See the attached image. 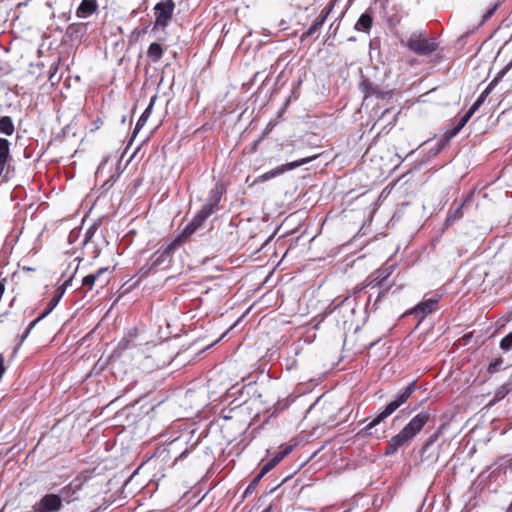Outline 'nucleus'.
I'll list each match as a JSON object with an SVG mask.
<instances>
[{"label":"nucleus","instance_id":"nucleus-1","mask_svg":"<svg viewBox=\"0 0 512 512\" xmlns=\"http://www.w3.org/2000/svg\"><path fill=\"white\" fill-rule=\"evenodd\" d=\"M430 418L429 413L420 412L395 436H393L385 449V455H392L403 445L408 444L425 426Z\"/></svg>","mask_w":512,"mask_h":512},{"label":"nucleus","instance_id":"nucleus-2","mask_svg":"<svg viewBox=\"0 0 512 512\" xmlns=\"http://www.w3.org/2000/svg\"><path fill=\"white\" fill-rule=\"evenodd\" d=\"M221 199V192L218 188H214L210 191L208 202L202 207V209L195 215L192 221L185 227L182 235L185 237L193 234L199 227L202 226L203 222L215 211Z\"/></svg>","mask_w":512,"mask_h":512},{"label":"nucleus","instance_id":"nucleus-3","mask_svg":"<svg viewBox=\"0 0 512 512\" xmlns=\"http://www.w3.org/2000/svg\"><path fill=\"white\" fill-rule=\"evenodd\" d=\"M183 237L184 236L181 234L173 241H171L169 244H167L165 247H162L158 251H156L151 257V264L148 267V269H145V267L141 268V276H146L151 270L161 266H164L165 268L169 267L172 262L174 252L182 244Z\"/></svg>","mask_w":512,"mask_h":512},{"label":"nucleus","instance_id":"nucleus-4","mask_svg":"<svg viewBox=\"0 0 512 512\" xmlns=\"http://www.w3.org/2000/svg\"><path fill=\"white\" fill-rule=\"evenodd\" d=\"M416 389V383L411 382L406 388H404L401 392H399L395 399L392 400L390 403H388L385 407V409L379 413L376 418H374L369 424L363 428L362 432H365L366 434L370 429L381 423L384 419H386L388 416H390L395 410H397L401 405H403L409 397L412 395V393Z\"/></svg>","mask_w":512,"mask_h":512},{"label":"nucleus","instance_id":"nucleus-5","mask_svg":"<svg viewBox=\"0 0 512 512\" xmlns=\"http://www.w3.org/2000/svg\"><path fill=\"white\" fill-rule=\"evenodd\" d=\"M414 53L420 56H426L434 52L438 47V42L429 34H411L407 40L402 39Z\"/></svg>","mask_w":512,"mask_h":512},{"label":"nucleus","instance_id":"nucleus-6","mask_svg":"<svg viewBox=\"0 0 512 512\" xmlns=\"http://www.w3.org/2000/svg\"><path fill=\"white\" fill-rule=\"evenodd\" d=\"M444 427V425H441L438 428V430L434 434H432L423 445L420 452L421 463L431 466L438 461L441 446L436 444V441L438 440Z\"/></svg>","mask_w":512,"mask_h":512},{"label":"nucleus","instance_id":"nucleus-7","mask_svg":"<svg viewBox=\"0 0 512 512\" xmlns=\"http://www.w3.org/2000/svg\"><path fill=\"white\" fill-rule=\"evenodd\" d=\"M175 9L173 0H162L154 7L155 29H164L172 19Z\"/></svg>","mask_w":512,"mask_h":512},{"label":"nucleus","instance_id":"nucleus-8","mask_svg":"<svg viewBox=\"0 0 512 512\" xmlns=\"http://www.w3.org/2000/svg\"><path fill=\"white\" fill-rule=\"evenodd\" d=\"M77 266H75L72 270H71V273L70 275H67V272H64L62 274V277L65 278V281L63 282V284L57 288L56 292H55V295L51 298V300L49 301L48 303V306L47 308L45 309V311L38 317L36 318L34 321H32L30 323V328L32 326H34L37 322H39L41 319H43L44 317H46L59 303L60 299L62 298L63 294L65 293V290L67 289V287L69 286L70 282L72 281L75 273L77 272Z\"/></svg>","mask_w":512,"mask_h":512},{"label":"nucleus","instance_id":"nucleus-9","mask_svg":"<svg viewBox=\"0 0 512 512\" xmlns=\"http://www.w3.org/2000/svg\"><path fill=\"white\" fill-rule=\"evenodd\" d=\"M62 507V498L57 494H46L38 502H36L32 509L34 512H58Z\"/></svg>","mask_w":512,"mask_h":512},{"label":"nucleus","instance_id":"nucleus-10","mask_svg":"<svg viewBox=\"0 0 512 512\" xmlns=\"http://www.w3.org/2000/svg\"><path fill=\"white\" fill-rule=\"evenodd\" d=\"M508 67L501 70L498 75L490 82L487 88L481 93L480 97L476 100V102L470 107V109L466 112V116L471 118V116L478 110V108L483 104L486 97L491 93L494 87L498 84L501 78L504 76Z\"/></svg>","mask_w":512,"mask_h":512},{"label":"nucleus","instance_id":"nucleus-11","mask_svg":"<svg viewBox=\"0 0 512 512\" xmlns=\"http://www.w3.org/2000/svg\"><path fill=\"white\" fill-rule=\"evenodd\" d=\"M316 158V156H311V157H307V158H303V159H300L298 161H294V162H291V163H288L286 165H281L265 174H263L261 176V178L263 180H269L277 175H280L282 173H284L285 171L287 170H291V169H294L296 167H299L301 165H304L306 163H309L310 161L314 160Z\"/></svg>","mask_w":512,"mask_h":512},{"label":"nucleus","instance_id":"nucleus-12","mask_svg":"<svg viewBox=\"0 0 512 512\" xmlns=\"http://www.w3.org/2000/svg\"><path fill=\"white\" fill-rule=\"evenodd\" d=\"M335 1L332 0L328 3V5L321 11L319 16L314 20L311 27L307 32H317L325 28V23L328 19L331 18V11L334 8Z\"/></svg>","mask_w":512,"mask_h":512},{"label":"nucleus","instance_id":"nucleus-13","mask_svg":"<svg viewBox=\"0 0 512 512\" xmlns=\"http://www.w3.org/2000/svg\"><path fill=\"white\" fill-rule=\"evenodd\" d=\"M99 9L97 0H82L76 9V17L85 19L96 13Z\"/></svg>","mask_w":512,"mask_h":512},{"label":"nucleus","instance_id":"nucleus-14","mask_svg":"<svg viewBox=\"0 0 512 512\" xmlns=\"http://www.w3.org/2000/svg\"><path fill=\"white\" fill-rule=\"evenodd\" d=\"M109 272V268L104 267L97 270L94 274H89L82 279V285L92 289L96 281H99L102 285L108 283V278L104 277Z\"/></svg>","mask_w":512,"mask_h":512},{"label":"nucleus","instance_id":"nucleus-15","mask_svg":"<svg viewBox=\"0 0 512 512\" xmlns=\"http://www.w3.org/2000/svg\"><path fill=\"white\" fill-rule=\"evenodd\" d=\"M10 160V143L7 139L0 138V176Z\"/></svg>","mask_w":512,"mask_h":512},{"label":"nucleus","instance_id":"nucleus-16","mask_svg":"<svg viewBox=\"0 0 512 512\" xmlns=\"http://www.w3.org/2000/svg\"><path fill=\"white\" fill-rule=\"evenodd\" d=\"M361 89L365 94V97L376 96L377 98H384L385 93L377 86L371 83L369 80H363L361 82Z\"/></svg>","mask_w":512,"mask_h":512},{"label":"nucleus","instance_id":"nucleus-17","mask_svg":"<svg viewBox=\"0 0 512 512\" xmlns=\"http://www.w3.org/2000/svg\"><path fill=\"white\" fill-rule=\"evenodd\" d=\"M437 306V300L436 299H428L415 308L416 314H422V317L426 316L427 314H430L435 310Z\"/></svg>","mask_w":512,"mask_h":512},{"label":"nucleus","instance_id":"nucleus-18","mask_svg":"<svg viewBox=\"0 0 512 512\" xmlns=\"http://www.w3.org/2000/svg\"><path fill=\"white\" fill-rule=\"evenodd\" d=\"M392 266L387 268H381L376 271L377 276L368 283V285L381 287L383 285L384 280H386L391 274Z\"/></svg>","mask_w":512,"mask_h":512},{"label":"nucleus","instance_id":"nucleus-19","mask_svg":"<svg viewBox=\"0 0 512 512\" xmlns=\"http://www.w3.org/2000/svg\"><path fill=\"white\" fill-rule=\"evenodd\" d=\"M372 24H373L372 15L369 12H365L359 17L357 23L355 24V29L357 31L369 30V29H371Z\"/></svg>","mask_w":512,"mask_h":512},{"label":"nucleus","instance_id":"nucleus-20","mask_svg":"<svg viewBox=\"0 0 512 512\" xmlns=\"http://www.w3.org/2000/svg\"><path fill=\"white\" fill-rule=\"evenodd\" d=\"M15 127L11 117L3 116L0 118V133L10 136L14 133Z\"/></svg>","mask_w":512,"mask_h":512},{"label":"nucleus","instance_id":"nucleus-21","mask_svg":"<svg viewBox=\"0 0 512 512\" xmlns=\"http://www.w3.org/2000/svg\"><path fill=\"white\" fill-rule=\"evenodd\" d=\"M512 389V385L510 383H505L501 385L494 394V398L491 400L490 405L495 404L496 402L502 400L505 398V396L510 392Z\"/></svg>","mask_w":512,"mask_h":512},{"label":"nucleus","instance_id":"nucleus-22","mask_svg":"<svg viewBox=\"0 0 512 512\" xmlns=\"http://www.w3.org/2000/svg\"><path fill=\"white\" fill-rule=\"evenodd\" d=\"M469 117H467L466 115H464L460 120L459 122L457 123V125L450 131L446 132L445 133V139L446 141H449L452 137L456 136L459 131L466 125V123L469 121Z\"/></svg>","mask_w":512,"mask_h":512},{"label":"nucleus","instance_id":"nucleus-23","mask_svg":"<svg viewBox=\"0 0 512 512\" xmlns=\"http://www.w3.org/2000/svg\"><path fill=\"white\" fill-rule=\"evenodd\" d=\"M148 56L153 60V61H158L161 57H162V54H163V50L161 48V46L157 43H152L150 46H149V49H148Z\"/></svg>","mask_w":512,"mask_h":512},{"label":"nucleus","instance_id":"nucleus-24","mask_svg":"<svg viewBox=\"0 0 512 512\" xmlns=\"http://www.w3.org/2000/svg\"><path fill=\"white\" fill-rule=\"evenodd\" d=\"M501 5L500 1L495 2L482 16V20L480 22V25L486 22L488 19H490L495 11L498 9V7Z\"/></svg>","mask_w":512,"mask_h":512},{"label":"nucleus","instance_id":"nucleus-25","mask_svg":"<svg viewBox=\"0 0 512 512\" xmlns=\"http://www.w3.org/2000/svg\"><path fill=\"white\" fill-rule=\"evenodd\" d=\"M293 449V446L292 445H287V446H281L280 447V450L278 451V453L274 456V458L280 462L284 457H286L288 454L291 453Z\"/></svg>","mask_w":512,"mask_h":512},{"label":"nucleus","instance_id":"nucleus-26","mask_svg":"<svg viewBox=\"0 0 512 512\" xmlns=\"http://www.w3.org/2000/svg\"><path fill=\"white\" fill-rule=\"evenodd\" d=\"M500 348L504 351H510L512 349V331L501 340Z\"/></svg>","mask_w":512,"mask_h":512},{"label":"nucleus","instance_id":"nucleus-27","mask_svg":"<svg viewBox=\"0 0 512 512\" xmlns=\"http://www.w3.org/2000/svg\"><path fill=\"white\" fill-rule=\"evenodd\" d=\"M279 462L273 457L261 468L260 477H264L270 470H272Z\"/></svg>","mask_w":512,"mask_h":512},{"label":"nucleus","instance_id":"nucleus-28","mask_svg":"<svg viewBox=\"0 0 512 512\" xmlns=\"http://www.w3.org/2000/svg\"><path fill=\"white\" fill-rule=\"evenodd\" d=\"M503 364V359L501 357L495 359L493 362H491L488 366V372L490 374H493L495 372H498L500 370L501 365Z\"/></svg>","mask_w":512,"mask_h":512},{"label":"nucleus","instance_id":"nucleus-29","mask_svg":"<svg viewBox=\"0 0 512 512\" xmlns=\"http://www.w3.org/2000/svg\"><path fill=\"white\" fill-rule=\"evenodd\" d=\"M341 26V19L336 17L328 27V32H338Z\"/></svg>","mask_w":512,"mask_h":512},{"label":"nucleus","instance_id":"nucleus-30","mask_svg":"<svg viewBox=\"0 0 512 512\" xmlns=\"http://www.w3.org/2000/svg\"><path fill=\"white\" fill-rule=\"evenodd\" d=\"M263 477H260V473L250 482V484L248 485L246 491H245V494H248L250 493L253 489H255V487L258 485V483L260 482V480L262 479Z\"/></svg>","mask_w":512,"mask_h":512},{"label":"nucleus","instance_id":"nucleus-31","mask_svg":"<svg viewBox=\"0 0 512 512\" xmlns=\"http://www.w3.org/2000/svg\"><path fill=\"white\" fill-rule=\"evenodd\" d=\"M148 117L147 115H144L142 114L141 117L139 118L137 124H136V127H135V130H134V134L139 131V129L146 123Z\"/></svg>","mask_w":512,"mask_h":512},{"label":"nucleus","instance_id":"nucleus-32","mask_svg":"<svg viewBox=\"0 0 512 512\" xmlns=\"http://www.w3.org/2000/svg\"><path fill=\"white\" fill-rule=\"evenodd\" d=\"M461 209H462V206H460L453 215H451L450 217L447 218V221H450L451 219L453 220H456V219H459L462 217V212H461Z\"/></svg>","mask_w":512,"mask_h":512},{"label":"nucleus","instance_id":"nucleus-33","mask_svg":"<svg viewBox=\"0 0 512 512\" xmlns=\"http://www.w3.org/2000/svg\"><path fill=\"white\" fill-rule=\"evenodd\" d=\"M4 372H5L4 357L2 355H0V379L2 378Z\"/></svg>","mask_w":512,"mask_h":512},{"label":"nucleus","instance_id":"nucleus-34","mask_svg":"<svg viewBox=\"0 0 512 512\" xmlns=\"http://www.w3.org/2000/svg\"><path fill=\"white\" fill-rule=\"evenodd\" d=\"M153 101L154 99H152L151 103L149 104V106L145 109V111L143 112L144 115H147V117L150 116L151 114V110H152V106H153Z\"/></svg>","mask_w":512,"mask_h":512},{"label":"nucleus","instance_id":"nucleus-35","mask_svg":"<svg viewBox=\"0 0 512 512\" xmlns=\"http://www.w3.org/2000/svg\"><path fill=\"white\" fill-rule=\"evenodd\" d=\"M54 71H56V68L54 69ZM54 75H55V72H49V80L52 82V84H54V81H53V78H54Z\"/></svg>","mask_w":512,"mask_h":512},{"label":"nucleus","instance_id":"nucleus-36","mask_svg":"<svg viewBox=\"0 0 512 512\" xmlns=\"http://www.w3.org/2000/svg\"><path fill=\"white\" fill-rule=\"evenodd\" d=\"M386 292H387V291H382V292H380V293H379V295H378V297H377V300H376V301H378L381 297H384V296H385V294H386Z\"/></svg>","mask_w":512,"mask_h":512},{"label":"nucleus","instance_id":"nucleus-37","mask_svg":"<svg viewBox=\"0 0 512 512\" xmlns=\"http://www.w3.org/2000/svg\"><path fill=\"white\" fill-rule=\"evenodd\" d=\"M33 328V326L30 328V326L28 327L26 333L24 336H22V339H25V337L29 334V332L31 331V329Z\"/></svg>","mask_w":512,"mask_h":512},{"label":"nucleus","instance_id":"nucleus-38","mask_svg":"<svg viewBox=\"0 0 512 512\" xmlns=\"http://www.w3.org/2000/svg\"><path fill=\"white\" fill-rule=\"evenodd\" d=\"M262 512H271V508H266L265 510H263Z\"/></svg>","mask_w":512,"mask_h":512},{"label":"nucleus","instance_id":"nucleus-39","mask_svg":"<svg viewBox=\"0 0 512 512\" xmlns=\"http://www.w3.org/2000/svg\"><path fill=\"white\" fill-rule=\"evenodd\" d=\"M366 286H369V285H368V284L363 285V287H360L358 290H359V291H360V290H363V288H366Z\"/></svg>","mask_w":512,"mask_h":512},{"label":"nucleus","instance_id":"nucleus-40","mask_svg":"<svg viewBox=\"0 0 512 512\" xmlns=\"http://www.w3.org/2000/svg\"><path fill=\"white\" fill-rule=\"evenodd\" d=\"M366 286H369V285H368V284L363 285V287H360L358 290H359V291H360V290H363V288H366Z\"/></svg>","mask_w":512,"mask_h":512}]
</instances>
